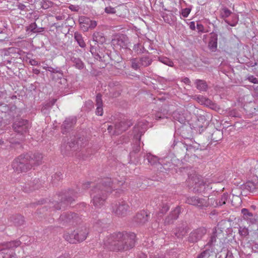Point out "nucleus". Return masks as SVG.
<instances>
[{"label":"nucleus","mask_w":258,"mask_h":258,"mask_svg":"<svg viewBox=\"0 0 258 258\" xmlns=\"http://www.w3.org/2000/svg\"><path fill=\"white\" fill-rule=\"evenodd\" d=\"M125 179L119 177V179L105 178L98 183L91 190V202L95 208H101L104 204L108 194L113 191L115 194H120L126 188Z\"/></svg>","instance_id":"obj_1"},{"label":"nucleus","mask_w":258,"mask_h":258,"mask_svg":"<svg viewBox=\"0 0 258 258\" xmlns=\"http://www.w3.org/2000/svg\"><path fill=\"white\" fill-rule=\"evenodd\" d=\"M135 238L134 233L119 232L107 236L103 240V245L104 248L110 250H126L135 246Z\"/></svg>","instance_id":"obj_2"},{"label":"nucleus","mask_w":258,"mask_h":258,"mask_svg":"<svg viewBox=\"0 0 258 258\" xmlns=\"http://www.w3.org/2000/svg\"><path fill=\"white\" fill-rule=\"evenodd\" d=\"M42 155L39 153H29L22 154L16 158L12 162L13 169L18 172H26L42 163Z\"/></svg>","instance_id":"obj_3"},{"label":"nucleus","mask_w":258,"mask_h":258,"mask_svg":"<svg viewBox=\"0 0 258 258\" xmlns=\"http://www.w3.org/2000/svg\"><path fill=\"white\" fill-rule=\"evenodd\" d=\"M87 140L84 138H79L77 140L75 138L73 139L64 148L61 147V153L67 156H74V152L81 151L87 146Z\"/></svg>","instance_id":"obj_4"},{"label":"nucleus","mask_w":258,"mask_h":258,"mask_svg":"<svg viewBox=\"0 0 258 258\" xmlns=\"http://www.w3.org/2000/svg\"><path fill=\"white\" fill-rule=\"evenodd\" d=\"M59 197L60 198V206L57 202H50L47 206H45V208L48 207L49 209H52L53 210H60L61 206L65 207L67 205L75 201L78 196L77 192H75L73 190H70L67 192L62 194Z\"/></svg>","instance_id":"obj_5"},{"label":"nucleus","mask_w":258,"mask_h":258,"mask_svg":"<svg viewBox=\"0 0 258 258\" xmlns=\"http://www.w3.org/2000/svg\"><path fill=\"white\" fill-rule=\"evenodd\" d=\"M21 242L15 240L7 242L0 245V258H17L14 252L15 248L20 246Z\"/></svg>","instance_id":"obj_6"},{"label":"nucleus","mask_w":258,"mask_h":258,"mask_svg":"<svg viewBox=\"0 0 258 258\" xmlns=\"http://www.w3.org/2000/svg\"><path fill=\"white\" fill-rule=\"evenodd\" d=\"M88 234V230L86 228L74 230L71 233L64 234V239L71 243H76L84 240Z\"/></svg>","instance_id":"obj_7"},{"label":"nucleus","mask_w":258,"mask_h":258,"mask_svg":"<svg viewBox=\"0 0 258 258\" xmlns=\"http://www.w3.org/2000/svg\"><path fill=\"white\" fill-rule=\"evenodd\" d=\"M188 186L193 188L195 192H201L205 189V183L204 179L199 175L194 174L189 176L187 179Z\"/></svg>","instance_id":"obj_8"},{"label":"nucleus","mask_w":258,"mask_h":258,"mask_svg":"<svg viewBox=\"0 0 258 258\" xmlns=\"http://www.w3.org/2000/svg\"><path fill=\"white\" fill-rule=\"evenodd\" d=\"M146 125L143 122H139L134 127V138L136 139V143L133 147V152L138 153L140 150V138L141 136L145 133Z\"/></svg>","instance_id":"obj_9"},{"label":"nucleus","mask_w":258,"mask_h":258,"mask_svg":"<svg viewBox=\"0 0 258 258\" xmlns=\"http://www.w3.org/2000/svg\"><path fill=\"white\" fill-rule=\"evenodd\" d=\"M131 61L132 68L135 70H138L151 65L153 59L149 56L143 55L141 57L133 58Z\"/></svg>","instance_id":"obj_10"},{"label":"nucleus","mask_w":258,"mask_h":258,"mask_svg":"<svg viewBox=\"0 0 258 258\" xmlns=\"http://www.w3.org/2000/svg\"><path fill=\"white\" fill-rule=\"evenodd\" d=\"M129 206L124 201L115 202L112 204V212L118 216H124L129 211Z\"/></svg>","instance_id":"obj_11"},{"label":"nucleus","mask_w":258,"mask_h":258,"mask_svg":"<svg viewBox=\"0 0 258 258\" xmlns=\"http://www.w3.org/2000/svg\"><path fill=\"white\" fill-rule=\"evenodd\" d=\"M146 158L152 166H162L165 170H172L175 168V165L169 161H166V163L163 162L161 164L159 161L158 157L154 156L150 153H148L146 155Z\"/></svg>","instance_id":"obj_12"},{"label":"nucleus","mask_w":258,"mask_h":258,"mask_svg":"<svg viewBox=\"0 0 258 258\" xmlns=\"http://www.w3.org/2000/svg\"><path fill=\"white\" fill-rule=\"evenodd\" d=\"M30 126L27 120L22 118L16 119L13 124L14 131L20 134L27 133Z\"/></svg>","instance_id":"obj_13"},{"label":"nucleus","mask_w":258,"mask_h":258,"mask_svg":"<svg viewBox=\"0 0 258 258\" xmlns=\"http://www.w3.org/2000/svg\"><path fill=\"white\" fill-rule=\"evenodd\" d=\"M79 221V218L77 214L73 212L63 213L59 218V221L62 225L70 224L73 225L74 223H77Z\"/></svg>","instance_id":"obj_14"},{"label":"nucleus","mask_w":258,"mask_h":258,"mask_svg":"<svg viewBox=\"0 0 258 258\" xmlns=\"http://www.w3.org/2000/svg\"><path fill=\"white\" fill-rule=\"evenodd\" d=\"M207 233V229L200 227L192 230L189 234L188 241L191 243H196L201 240Z\"/></svg>","instance_id":"obj_15"},{"label":"nucleus","mask_w":258,"mask_h":258,"mask_svg":"<svg viewBox=\"0 0 258 258\" xmlns=\"http://www.w3.org/2000/svg\"><path fill=\"white\" fill-rule=\"evenodd\" d=\"M180 212V208L179 207H177L172 210L169 215L165 218L164 220V225H167L173 224L174 221L177 220L178 218Z\"/></svg>","instance_id":"obj_16"},{"label":"nucleus","mask_w":258,"mask_h":258,"mask_svg":"<svg viewBox=\"0 0 258 258\" xmlns=\"http://www.w3.org/2000/svg\"><path fill=\"white\" fill-rule=\"evenodd\" d=\"M185 202L188 204L200 208L207 206V202L205 199L198 197H187Z\"/></svg>","instance_id":"obj_17"},{"label":"nucleus","mask_w":258,"mask_h":258,"mask_svg":"<svg viewBox=\"0 0 258 258\" xmlns=\"http://www.w3.org/2000/svg\"><path fill=\"white\" fill-rule=\"evenodd\" d=\"M38 179H34L33 181L28 180V181L25 182L22 185V188L25 192H30L38 189L40 185L38 184Z\"/></svg>","instance_id":"obj_18"},{"label":"nucleus","mask_w":258,"mask_h":258,"mask_svg":"<svg viewBox=\"0 0 258 258\" xmlns=\"http://www.w3.org/2000/svg\"><path fill=\"white\" fill-rule=\"evenodd\" d=\"M130 125V122L125 120H121L119 122H116L114 124V131L113 134L119 135L123 132L125 131Z\"/></svg>","instance_id":"obj_19"},{"label":"nucleus","mask_w":258,"mask_h":258,"mask_svg":"<svg viewBox=\"0 0 258 258\" xmlns=\"http://www.w3.org/2000/svg\"><path fill=\"white\" fill-rule=\"evenodd\" d=\"M77 119L76 117L72 116L67 118L61 125V130L62 134H65L69 132L76 123Z\"/></svg>","instance_id":"obj_20"},{"label":"nucleus","mask_w":258,"mask_h":258,"mask_svg":"<svg viewBox=\"0 0 258 258\" xmlns=\"http://www.w3.org/2000/svg\"><path fill=\"white\" fill-rule=\"evenodd\" d=\"M187 232V226L186 223H183L177 226L174 231V235L178 238H182Z\"/></svg>","instance_id":"obj_21"},{"label":"nucleus","mask_w":258,"mask_h":258,"mask_svg":"<svg viewBox=\"0 0 258 258\" xmlns=\"http://www.w3.org/2000/svg\"><path fill=\"white\" fill-rule=\"evenodd\" d=\"M241 213L243 215L244 220L248 223L251 224L255 223L256 220V216L250 212L248 209L246 208L242 209Z\"/></svg>","instance_id":"obj_22"},{"label":"nucleus","mask_w":258,"mask_h":258,"mask_svg":"<svg viewBox=\"0 0 258 258\" xmlns=\"http://www.w3.org/2000/svg\"><path fill=\"white\" fill-rule=\"evenodd\" d=\"M112 42L114 45L121 48H125L127 46L128 39L126 36L122 34L113 39Z\"/></svg>","instance_id":"obj_23"},{"label":"nucleus","mask_w":258,"mask_h":258,"mask_svg":"<svg viewBox=\"0 0 258 258\" xmlns=\"http://www.w3.org/2000/svg\"><path fill=\"white\" fill-rule=\"evenodd\" d=\"M149 215L145 211H141L138 212L135 217V221L139 224H143L148 221Z\"/></svg>","instance_id":"obj_24"},{"label":"nucleus","mask_w":258,"mask_h":258,"mask_svg":"<svg viewBox=\"0 0 258 258\" xmlns=\"http://www.w3.org/2000/svg\"><path fill=\"white\" fill-rule=\"evenodd\" d=\"M168 198L162 197L161 204L160 205V210L158 213L159 216L162 217V215L166 213L169 209V205L167 202Z\"/></svg>","instance_id":"obj_25"},{"label":"nucleus","mask_w":258,"mask_h":258,"mask_svg":"<svg viewBox=\"0 0 258 258\" xmlns=\"http://www.w3.org/2000/svg\"><path fill=\"white\" fill-rule=\"evenodd\" d=\"M101 95L100 94H98L96 95V105L97 106L96 114V115L102 116L103 113V102L101 98Z\"/></svg>","instance_id":"obj_26"},{"label":"nucleus","mask_w":258,"mask_h":258,"mask_svg":"<svg viewBox=\"0 0 258 258\" xmlns=\"http://www.w3.org/2000/svg\"><path fill=\"white\" fill-rule=\"evenodd\" d=\"M196 88L200 91H206L208 86L207 82L203 80L196 79L195 80Z\"/></svg>","instance_id":"obj_27"},{"label":"nucleus","mask_w":258,"mask_h":258,"mask_svg":"<svg viewBox=\"0 0 258 258\" xmlns=\"http://www.w3.org/2000/svg\"><path fill=\"white\" fill-rule=\"evenodd\" d=\"M221 233V232L218 233L216 228L213 229L212 234L210 237V239L207 242V245L210 247L214 245L216 242L217 238Z\"/></svg>","instance_id":"obj_28"},{"label":"nucleus","mask_w":258,"mask_h":258,"mask_svg":"<svg viewBox=\"0 0 258 258\" xmlns=\"http://www.w3.org/2000/svg\"><path fill=\"white\" fill-rule=\"evenodd\" d=\"M80 23L87 25V27L90 29H94L97 26V22L93 21L90 19L83 17L80 19Z\"/></svg>","instance_id":"obj_29"},{"label":"nucleus","mask_w":258,"mask_h":258,"mask_svg":"<svg viewBox=\"0 0 258 258\" xmlns=\"http://www.w3.org/2000/svg\"><path fill=\"white\" fill-rule=\"evenodd\" d=\"M198 100L199 102L201 103L202 104L210 108H213L215 106V104L211 100L203 96L198 97Z\"/></svg>","instance_id":"obj_30"},{"label":"nucleus","mask_w":258,"mask_h":258,"mask_svg":"<svg viewBox=\"0 0 258 258\" xmlns=\"http://www.w3.org/2000/svg\"><path fill=\"white\" fill-rule=\"evenodd\" d=\"M10 220L16 226L22 225L24 222V218L20 215H16L10 217Z\"/></svg>","instance_id":"obj_31"},{"label":"nucleus","mask_w":258,"mask_h":258,"mask_svg":"<svg viewBox=\"0 0 258 258\" xmlns=\"http://www.w3.org/2000/svg\"><path fill=\"white\" fill-rule=\"evenodd\" d=\"M218 37L217 35H214L211 37L209 42V47L212 51H215L217 48Z\"/></svg>","instance_id":"obj_32"},{"label":"nucleus","mask_w":258,"mask_h":258,"mask_svg":"<svg viewBox=\"0 0 258 258\" xmlns=\"http://www.w3.org/2000/svg\"><path fill=\"white\" fill-rule=\"evenodd\" d=\"M93 41L102 44L105 42L106 39L102 33L96 32L93 34Z\"/></svg>","instance_id":"obj_33"},{"label":"nucleus","mask_w":258,"mask_h":258,"mask_svg":"<svg viewBox=\"0 0 258 258\" xmlns=\"http://www.w3.org/2000/svg\"><path fill=\"white\" fill-rule=\"evenodd\" d=\"M173 118L179 121L181 123H184L185 118L184 114L181 112L178 111H175L173 113Z\"/></svg>","instance_id":"obj_34"},{"label":"nucleus","mask_w":258,"mask_h":258,"mask_svg":"<svg viewBox=\"0 0 258 258\" xmlns=\"http://www.w3.org/2000/svg\"><path fill=\"white\" fill-rule=\"evenodd\" d=\"M74 38L81 47L84 48L86 46V44L83 40L82 35L80 33L77 32H75L74 33Z\"/></svg>","instance_id":"obj_35"},{"label":"nucleus","mask_w":258,"mask_h":258,"mask_svg":"<svg viewBox=\"0 0 258 258\" xmlns=\"http://www.w3.org/2000/svg\"><path fill=\"white\" fill-rule=\"evenodd\" d=\"M48 71L51 73V77L52 79H55L56 74H58V75H60L57 76L58 78H61L63 77V73H62V71L60 69H58L57 68L54 69L49 67L48 68Z\"/></svg>","instance_id":"obj_36"},{"label":"nucleus","mask_w":258,"mask_h":258,"mask_svg":"<svg viewBox=\"0 0 258 258\" xmlns=\"http://www.w3.org/2000/svg\"><path fill=\"white\" fill-rule=\"evenodd\" d=\"M73 65L78 69H82L84 67V64L83 61L79 58L73 57L71 59Z\"/></svg>","instance_id":"obj_37"},{"label":"nucleus","mask_w":258,"mask_h":258,"mask_svg":"<svg viewBox=\"0 0 258 258\" xmlns=\"http://www.w3.org/2000/svg\"><path fill=\"white\" fill-rule=\"evenodd\" d=\"M232 12L228 8L225 7H222L220 10V16L222 18H226L228 17Z\"/></svg>","instance_id":"obj_38"},{"label":"nucleus","mask_w":258,"mask_h":258,"mask_svg":"<svg viewBox=\"0 0 258 258\" xmlns=\"http://www.w3.org/2000/svg\"><path fill=\"white\" fill-rule=\"evenodd\" d=\"M169 114L167 110H164L163 112H158L155 114L156 120H160L164 118H167Z\"/></svg>","instance_id":"obj_39"},{"label":"nucleus","mask_w":258,"mask_h":258,"mask_svg":"<svg viewBox=\"0 0 258 258\" xmlns=\"http://www.w3.org/2000/svg\"><path fill=\"white\" fill-rule=\"evenodd\" d=\"M229 198V195L227 193H224L220 198L218 202H216L217 205L221 206L226 204V202Z\"/></svg>","instance_id":"obj_40"},{"label":"nucleus","mask_w":258,"mask_h":258,"mask_svg":"<svg viewBox=\"0 0 258 258\" xmlns=\"http://www.w3.org/2000/svg\"><path fill=\"white\" fill-rule=\"evenodd\" d=\"M90 51L93 55H94L95 56V57L97 59H99L100 61L103 60L102 58H104V56L102 54L100 55V54L96 53V48L91 44L90 48Z\"/></svg>","instance_id":"obj_41"},{"label":"nucleus","mask_w":258,"mask_h":258,"mask_svg":"<svg viewBox=\"0 0 258 258\" xmlns=\"http://www.w3.org/2000/svg\"><path fill=\"white\" fill-rule=\"evenodd\" d=\"M90 51L93 55H94L95 56V57L97 59H99L100 61L103 60L102 58H104V56L102 54L100 55V54L96 53V48L91 44L90 48Z\"/></svg>","instance_id":"obj_42"},{"label":"nucleus","mask_w":258,"mask_h":258,"mask_svg":"<svg viewBox=\"0 0 258 258\" xmlns=\"http://www.w3.org/2000/svg\"><path fill=\"white\" fill-rule=\"evenodd\" d=\"M37 25L36 23H32L30 24L28 26L26 27V31L27 32H30L32 33H37L39 31L37 29Z\"/></svg>","instance_id":"obj_43"},{"label":"nucleus","mask_w":258,"mask_h":258,"mask_svg":"<svg viewBox=\"0 0 258 258\" xmlns=\"http://www.w3.org/2000/svg\"><path fill=\"white\" fill-rule=\"evenodd\" d=\"M93 227L94 229L100 232L102 229L105 228V226L102 221L99 220L94 224Z\"/></svg>","instance_id":"obj_44"},{"label":"nucleus","mask_w":258,"mask_h":258,"mask_svg":"<svg viewBox=\"0 0 258 258\" xmlns=\"http://www.w3.org/2000/svg\"><path fill=\"white\" fill-rule=\"evenodd\" d=\"M160 61L169 67L173 66V62L169 58L166 57H160L159 58Z\"/></svg>","instance_id":"obj_45"},{"label":"nucleus","mask_w":258,"mask_h":258,"mask_svg":"<svg viewBox=\"0 0 258 258\" xmlns=\"http://www.w3.org/2000/svg\"><path fill=\"white\" fill-rule=\"evenodd\" d=\"M238 232L240 236L244 237L249 234V230L245 227L240 226L238 229Z\"/></svg>","instance_id":"obj_46"},{"label":"nucleus","mask_w":258,"mask_h":258,"mask_svg":"<svg viewBox=\"0 0 258 258\" xmlns=\"http://www.w3.org/2000/svg\"><path fill=\"white\" fill-rule=\"evenodd\" d=\"M210 250H205L198 255L197 258H210L213 256Z\"/></svg>","instance_id":"obj_47"},{"label":"nucleus","mask_w":258,"mask_h":258,"mask_svg":"<svg viewBox=\"0 0 258 258\" xmlns=\"http://www.w3.org/2000/svg\"><path fill=\"white\" fill-rule=\"evenodd\" d=\"M245 186L246 189L248 190L251 192H254L255 189H256V185L252 182H247Z\"/></svg>","instance_id":"obj_48"},{"label":"nucleus","mask_w":258,"mask_h":258,"mask_svg":"<svg viewBox=\"0 0 258 258\" xmlns=\"http://www.w3.org/2000/svg\"><path fill=\"white\" fill-rule=\"evenodd\" d=\"M62 178V174L59 172L55 173L52 176V182L55 183L57 181L60 180Z\"/></svg>","instance_id":"obj_49"},{"label":"nucleus","mask_w":258,"mask_h":258,"mask_svg":"<svg viewBox=\"0 0 258 258\" xmlns=\"http://www.w3.org/2000/svg\"><path fill=\"white\" fill-rule=\"evenodd\" d=\"M190 11L191 9L188 8L183 9L181 10V14L184 18H186L188 17Z\"/></svg>","instance_id":"obj_50"},{"label":"nucleus","mask_w":258,"mask_h":258,"mask_svg":"<svg viewBox=\"0 0 258 258\" xmlns=\"http://www.w3.org/2000/svg\"><path fill=\"white\" fill-rule=\"evenodd\" d=\"M105 12L107 14H114L115 13V10L114 8L107 7L105 8Z\"/></svg>","instance_id":"obj_51"},{"label":"nucleus","mask_w":258,"mask_h":258,"mask_svg":"<svg viewBox=\"0 0 258 258\" xmlns=\"http://www.w3.org/2000/svg\"><path fill=\"white\" fill-rule=\"evenodd\" d=\"M16 21L18 22L17 25L19 26V28H20V27H21L22 28H23V24L25 22L24 19H23L22 18H18Z\"/></svg>","instance_id":"obj_52"},{"label":"nucleus","mask_w":258,"mask_h":258,"mask_svg":"<svg viewBox=\"0 0 258 258\" xmlns=\"http://www.w3.org/2000/svg\"><path fill=\"white\" fill-rule=\"evenodd\" d=\"M248 79L251 83H253L254 84L258 83V79L256 78L253 77V76H249L248 78Z\"/></svg>","instance_id":"obj_53"},{"label":"nucleus","mask_w":258,"mask_h":258,"mask_svg":"<svg viewBox=\"0 0 258 258\" xmlns=\"http://www.w3.org/2000/svg\"><path fill=\"white\" fill-rule=\"evenodd\" d=\"M107 130L110 134L113 135V133L114 132V125H109L108 126Z\"/></svg>","instance_id":"obj_54"},{"label":"nucleus","mask_w":258,"mask_h":258,"mask_svg":"<svg viewBox=\"0 0 258 258\" xmlns=\"http://www.w3.org/2000/svg\"><path fill=\"white\" fill-rule=\"evenodd\" d=\"M29 63L32 66H38L39 64V63L35 59L30 60Z\"/></svg>","instance_id":"obj_55"},{"label":"nucleus","mask_w":258,"mask_h":258,"mask_svg":"<svg viewBox=\"0 0 258 258\" xmlns=\"http://www.w3.org/2000/svg\"><path fill=\"white\" fill-rule=\"evenodd\" d=\"M150 258H165L163 254H154V255H152L150 256Z\"/></svg>","instance_id":"obj_56"},{"label":"nucleus","mask_w":258,"mask_h":258,"mask_svg":"<svg viewBox=\"0 0 258 258\" xmlns=\"http://www.w3.org/2000/svg\"><path fill=\"white\" fill-rule=\"evenodd\" d=\"M182 82L187 84V85H190V83H191V82L189 80V79L187 77H185L183 79H182Z\"/></svg>","instance_id":"obj_57"},{"label":"nucleus","mask_w":258,"mask_h":258,"mask_svg":"<svg viewBox=\"0 0 258 258\" xmlns=\"http://www.w3.org/2000/svg\"><path fill=\"white\" fill-rule=\"evenodd\" d=\"M55 18L57 21H60L64 19V16L63 15H57L55 16Z\"/></svg>","instance_id":"obj_58"},{"label":"nucleus","mask_w":258,"mask_h":258,"mask_svg":"<svg viewBox=\"0 0 258 258\" xmlns=\"http://www.w3.org/2000/svg\"><path fill=\"white\" fill-rule=\"evenodd\" d=\"M18 8L22 11L25 10V9L26 8V6L22 4H19L18 5Z\"/></svg>","instance_id":"obj_59"},{"label":"nucleus","mask_w":258,"mask_h":258,"mask_svg":"<svg viewBox=\"0 0 258 258\" xmlns=\"http://www.w3.org/2000/svg\"><path fill=\"white\" fill-rule=\"evenodd\" d=\"M225 258H233V256L232 252L228 251Z\"/></svg>","instance_id":"obj_60"},{"label":"nucleus","mask_w":258,"mask_h":258,"mask_svg":"<svg viewBox=\"0 0 258 258\" xmlns=\"http://www.w3.org/2000/svg\"><path fill=\"white\" fill-rule=\"evenodd\" d=\"M91 182H87L83 185V187L84 188H88L89 186L90 185Z\"/></svg>","instance_id":"obj_61"},{"label":"nucleus","mask_w":258,"mask_h":258,"mask_svg":"<svg viewBox=\"0 0 258 258\" xmlns=\"http://www.w3.org/2000/svg\"><path fill=\"white\" fill-rule=\"evenodd\" d=\"M32 72L34 74L38 75L40 73V71L37 69H33L32 70Z\"/></svg>","instance_id":"obj_62"},{"label":"nucleus","mask_w":258,"mask_h":258,"mask_svg":"<svg viewBox=\"0 0 258 258\" xmlns=\"http://www.w3.org/2000/svg\"><path fill=\"white\" fill-rule=\"evenodd\" d=\"M56 101V99H53L49 103V104H50V105L49 106H52L53 105L55 102Z\"/></svg>","instance_id":"obj_63"},{"label":"nucleus","mask_w":258,"mask_h":258,"mask_svg":"<svg viewBox=\"0 0 258 258\" xmlns=\"http://www.w3.org/2000/svg\"><path fill=\"white\" fill-rule=\"evenodd\" d=\"M190 28L191 29H195V23H194V22H191V23H190Z\"/></svg>","instance_id":"obj_64"}]
</instances>
